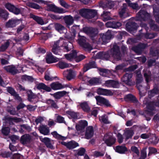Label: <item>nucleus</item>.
I'll use <instances>...</instances> for the list:
<instances>
[{"mask_svg": "<svg viewBox=\"0 0 159 159\" xmlns=\"http://www.w3.org/2000/svg\"><path fill=\"white\" fill-rule=\"evenodd\" d=\"M89 69V62L86 66H84L83 68V70L80 71L78 75V78L83 81H87L89 84V77L86 75H84L85 72Z\"/></svg>", "mask_w": 159, "mask_h": 159, "instance_id": "4", "label": "nucleus"}, {"mask_svg": "<svg viewBox=\"0 0 159 159\" xmlns=\"http://www.w3.org/2000/svg\"><path fill=\"white\" fill-rule=\"evenodd\" d=\"M46 60L47 63L48 64L55 63L59 61V59L54 57L51 52L48 53Z\"/></svg>", "mask_w": 159, "mask_h": 159, "instance_id": "10", "label": "nucleus"}, {"mask_svg": "<svg viewBox=\"0 0 159 159\" xmlns=\"http://www.w3.org/2000/svg\"><path fill=\"white\" fill-rule=\"evenodd\" d=\"M17 21L16 20L14 19H11L9 20L6 24V26L7 28L13 27L16 25Z\"/></svg>", "mask_w": 159, "mask_h": 159, "instance_id": "37", "label": "nucleus"}, {"mask_svg": "<svg viewBox=\"0 0 159 159\" xmlns=\"http://www.w3.org/2000/svg\"><path fill=\"white\" fill-rule=\"evenodd\" d=\"M66 93L67 92L66 91H63L55 93L52 95L55 98L58 99L66 95Z\"/></svg>", "mask_w": 159, "mask_h": 159, "instance_id": "31", "label": "nucleus"}, {"mask_svg": "<svg viewBox=\"0 0 159 159\" xmlns=\"http://www.w3.org/2000/svg\"><path fill=\"white\" fill-rule=\"evenodd\" d=\"M95 98L98 104H103L107 107H110L111 106L109 101L102 97L100 96H96Z\"/></svg>", "mask_w": 159, "mask_h": 159, "instance_id": "11", "label": "nucleus"}, {"mask_svg": "<svg viewBox=\"0 0 159 159\" xmlns=\"http://www.w3.org/2000/svg\"><path fill=\"white\" fill-rule=\"evenodd\" d=\"M72 46V44L71 43L69 42L68 41H63L62 47L64 51L68 52L70 51L71 47Z\"/></svg>", "mask_w": 159, "mask_h": 159, "instance_id": "25", "label": "nucleus"}, {"mask_svg": "<svg viewBox=\"0 0 159 159\" xmlns=\"http://www.w3.org/2000/svg\"><path fill=\"white\" fill-rule=\"evenodd\" d=\"M110 14L109 12L104 11L102 15V16L103 18V20L106 21L108 20H110L111 19L109 15Z\"/></svg>", "mask_w": 159, "mask_h": 159, "instance_id": "45", "label": "nucleus"}, {"mask_svg": "<svg viewBox=\"0 0 159 159\" xmlns=\"http://www.w3.org/2000/svg\"><path fill=\"white\" fill-rule=\"evenodd\" d=\"M5 7L9 11L15 15H18L22 13L21 8L18 6H16L8 2L5 5Z\"/></svg>", "mask_w": 159, "mask_h": 159, "instance_id": "3", "label": "nucleus"}, {"mask_svg": "<svg viewBox=\"0 0 159 159\" xmlns=\"http://www.w3.org/2000/svg\"><path fill=\"white\" fill-rule=\"evenodd\" d=\"M39 130L40 133L44 135H48L49 133V129L46 125H40L39 128Z\"/></svg>", "mask_w": 159, "mask_h": 159, "instance_id": "18", "label": "nucleus"}, {"mask_svg": "<svg viewBox=\"0 0 159 159\" xmlns=\"http://www.w3.org/2000/svg\"><path fill=\"white\" fill-rule=\"evenodd\" d=\"M46 102L47 104L50 105L52 107L55 109H57L58 108L55 102L53 100L51 99H49L46 100Z\"/></svg>", "mask_w": 159, "mask_h": 159, "instance_id": "40", "label": "nucleus"}, {"mask_svg": "<svg viewBox=\"0 0 159 159\" xmlns=\"http://www.w3.org/2000/svg\"><path fill=\"white\" fill-rule=\"evenodd\" d=\"M65 10L62 8L57 7L55 12L58 13H63L65 12Z\"/></svg>", "mask_w": 159, "mask_h": 159, "instance_id": "62", "label": "nucleus"}, {"mask_svg": "<svg viewBox=\"0 0 159 159\" xmlns=\"http://www.w3.org/2000/svg\"><path fill=\"white\" fill-rule=\"evenodd\" d=\"M158 91L157 89H154L153 90L150 91L148 92V93L150 97H151L154 96L157 93Z\"/></svg>", "mask_w": 159, "mask_h": 159, "instance_id": "61", "label": "nucleus"}, {"mask_svg": "<svg viewBox=\"0 0 159 159\" xmlns=\"http://www.w3.org/2000/svg\"><path fill=\"white\" fill-rule=\"evenodd\" d=\"M107 27L116 29L120 27L121 24L119 22L109 21L106 24Z\"/></svg>", "mask_w": 159, "mask_h": 159, "instance_id": "23", "label": "nucleus"}, {"mask_svg": "<svg viewBox=\"0 0 159 159\" xmlns=\"http://www.w3.org/2000/svg\"><path fill=\"white\" fill-rule=\"evenodd\" d=\"M7 89V92L10 93L11 96L14 97L16 99L18 100L20 98V97L19 96V94L16 92L13 88L11 87H8Z\"/></svg>", "mask_w": 159, "mask_h": 159, "instance_id": "24", "label": "nucleus"}, {"mask_svg": "<svg viewBox=\"0 0 159 159\" xmlns=\"http://www.w3.org/2000/svg\"><path fill=\"white\" fill-rule=\"evenodd\" d=\"M80 32H84L88 35L89 34V27L85 26L83 27L82 29L80 30Z\"/></svg>", "mask_w": 159, "mask_h": 159, "instance_id": "57", "label": "nucleus"}, {"mask_svg": "<svg viewBox=\"0 0 159 159\" xmlns=\"http://www.w3.org/2000/svg\"><path fill=\"white\" fill-rule=\"evenodd\" d=\"M86 152L85 149L83 148H81L78 150L77 154L78 156L84 155Z\"/></svg>", "mask_w": 159, "mask_h": 159, "instance_id": "56", "label": "nucleus"}, {"mask_svg": "<svg viewBox=\"0 0 159 159\" xmlns=\"http://www.w3.org/2000/svg\"><path fill=\"white\" fill-rule=\"evenodd\" d=\"M112 52H113V57L117 60H119L120 57L119 47L116 46H114L112 50Z\"/></svg>", "mask_w": 159, "mask_h": 159, "instance_id": "15", "label": "nucleus"}, {"mask_svg": "<svg viewBox=\"0 0 159 159\" xmlns=\"http://www.w3.org/2000/svg\"><path fill=\"white\" fill-rule=\"evenodd\" d=\"M30 17L32 18L39 24L43 25L44 24V21L42 17L36 16L33 14H31Z\"/></svg>", "mask_w": 159, "mask_h": 159, "instance_id": "21", "label": "nucleus"}, {"mask_svg": "<svg viewBox=\"0 0 159 159\" xmlns=\"http://www.w3.org/2000/svg\"><path fill=\"white\" fill-rule=\"evenodd\" d=\"M56 121L59 123L66 124V122L64 118L60 115H58L56 117Z\"/></svg>", "mask_w": 159, "mask_h": 159, "instance_id": "49", "label": "nucleus"}, {"mask_svg": "<svg viewBox=\"0 0 159 159\" xmlns=\"http://www.w3.org/2000/svg\"><path fill=\"white\" fill-rule=\"evenodd\" d=\"M67 114L73 120H76L78 119V114L79 113L71 111H68L66 112Z\"/></svg>", "mask_w": 159, "mask_h": 159, "instance_id": "41", "label": "nucleus"}, {"mask_svg": "<svg viewBox=\"0 0 159 159\" xmlns=\"http://www.w3.org/2000/svg\"><path fill=\"white\" fill-rule=\"evenodd\" d=\"M103 140L107 145L108 146H111L112 145L115 141V139L111 135H109L108 134H106L105 135Z\"/></svg>", "mask_w": 159, "mask_h": 159, "instance_id": "12", "label": "nucleus"}, {"mask_svg": "<svg viewBox=\"0 0 159 159\" xmlns=\"http://www.w3.org/2000/svg\"><path fill=\"white\" fill-rule=\"evenodd\" d=\"M80 106L84 111L89 112V107L87 102L80 103Z\"/></svg>", "mask_w": 159, "mask_h": 159, "instance_id": "32", "label": "nucleus"}, {"mask_svg": "<svg viewBox=\"0 0 159 159\" xmlns=\"http://www.w3.org/2000/svg\"><path fill=\"white\" fill-rule=\"evenodd\" d=\"M9 13L6 10L0 8V17L6 20L9 17Z\"/></svg>", "mask_w": 159, "mask_h": 159, "instance_id": "29", "label": "nucleus"}, {"mask_svg": "<svg viewBox=\"0 0 159 159\" xmlns=\"http://www.w3.org/2000/svg\"><path fill=\"white\" fill-rule=\"evenodd\" d=\"M134 133L133 131L131 129L127 130L125 133V135L127 139L131 138L133 135Z\"/></svg>", "mask_w": 159, "mask_h": 159, "instance_id": "46", "label": "nucleus"}, {"mask_svg": "<svg viewBox=\"0 0 159 159\" xmlns=\"http://www.w3.org/2000/svg\"><path fill=\"white\" fill-rule=\"evenodd\" d=\"M32 141V136L29 134H25L22 135L20 138V142L23 145L30 144Z\"/></svg>", "mask_w": 159, "mask_h": 159, "instance_id": "7", "label": "nucleus"}, {"mask_svg": "<svg viewBox=\"0 0 159 159\" xmlns=\"http://www.w3.org/2000/svg\"><path fill=\"white\" fill-rule=\"evenodd\" d=\"M36 88L39 90L43 89L46 92H49L51 91V88L42 83H40L36 84Z\"/></svg>", "mask_w": 159, "mask_h": 159, "instance_id": "16", "label": "nucleus"}, {"mask_svg": "<svg viewBox=\"0 0 159 159\" xmlns=\"http://www.w3.org/2000/svg\"><path fill=\"white\" fill-rule=\"evenodd\" d=\"M109 71L106 69H101L100 70V74L104 76H107V73Z\"/></svg>", "mask_w": 159, "mask_h": 159, "instance_id": "60", "label": "nucleus"}, {"mask_svg": "<svg viewBox=\"0 0 159 159\" xmlns=\"http://www.w3.org/2000/svg\"><path fill=\"white\" fill-rule=\"evenodd\" d=\"M138 18L137 20H141V19L145 20V19L144 18L147 17H149L150 15L149 14L146 12L144 11H140L138 14Z\"/></svg>", "mask_w": 159, "mask_h": 159, "instance_id": "26", "label": "nucleus"}, {"mask_svg": "<svg viewBox=\"0 0 159 159\" xmlns=\"http://www.w3.org/2000/svg\"><path fill=\"white\" fill-rule=\"evenodd\" d=\"M127 5L126 4H123L121 9L119 11V14L121 18H125L128 16V12L127 11Z\"/></svg>", "mask_w": 159, "mask_h": 159, "instance_id": "13", "label": "nucleus"}, {"mask_svg": "<svg viewBox=\"0 0 159 159\" xmlns=\"http://www.w3.org/2000/svg\"><path fill=\"white\" fill-rule=\"evenodd\" d=\"M111 38V36L109 35L108 32L105 34H103L102 37V39L104 43H107Z\"/></svg>", "mask_w": 159, "mask_h": 159, "instance_id": "44", "label": "nucleus"}, {"mask_svg": "<svg viewBox=\"0 0 159 159\" xmlns=\"http://www.w3.org/2000/svg\"><path fill=\"white\" fill-rule=\"evenodd\" d=\"M80 29L79 25H73L71 27L70 30L72 35L74 37L75 36L77 32H80Z\"/></svg>", "mask_w": 159, "mask_h": 159, "instance_id": "34", "label": "nucleus"}, {"mask_svg": "<svg viewBox=\"0 0 159 159\" xmlns=\"http://www.w3.org/2000/svg\"><path fill=\"white\" fill-rule=\"evenodd\" d=\"M1 133L4 135H8L10 132V128L8 127H4L1 129Z\"/></svg>", "mask_w": 159, "mask_h": 159, "instance_id": "43", "label": "nucleus"}, {"mask_svg": "<svg viewBox=\"0 0 159 159\" xmlns=\"http://www.w3.org/2000/svg\"><path fill=\"white\" fill-rule=\"evenodd\" d=\"M54 27L55 30L60 33H63V31L66 30V28L64 26L58 23L55 24Z\"/></svg>", "mask_w": 159, "mask_h": 159, "instance_id": "30", "label": "nucleus"}, {"mask_svg": "<svg viewBox=\"0 0 159 159\" xmlns=\"http://www.w3.org/2000/svg\"><path fill=\"white\" fill-rule=\"evenodd\" d=\"M97 93L98 94L106 96L110 95L112 94V92L110 90L101 88L98 89Z\"/></svg>", "mask_w": 159, "mask_h": 159, "instance_id": "20", "label": "nucleus"}, {"mask_svg": "<svg viewBox=\"0 0 159 159\" xmlns=\"http://www.w3.org/2000/svg\"><path fill=\"white\" fill-rule=\"evenodd\" d=\"M92 18H94V20L98 18L97 12L95 10L90 9V19Z\"/></svg>", "mask_w": 159, "mask_h": 159, "instance_id": "48", "label": "nucleus"}, {"mask_svg": "<svg viewBox=\"0 0 159 159\" xmlns=\"http://www.w3.org/2000/svg\"><path fill=\"white\" fill-rule=\"evenodd\" d=\"M29 6L31 8L36 9H39L42 8L39 5L34 2L30 3Z\"/></svg>", "mask_w": 159, "mask_h": 159, "instance_id": "53", "label": "nucleus"}, {"mask_svg": "<svg viewBox=\"0 0 159 159\" xmlns=\"http://www.w3.org/2000/svg\"><path fill=\"white\" fill-rule=\"evenodd\" d=\"M50 86L51 89L55 90L60 89L63 88L61 84L57 82H53L50 84Z\"/></svg>", "mask_w": 159, "mask_h": 159, "instance_id": "28", "label": "nucleus"}, {"mask_svg": "<svg viewBox=\"0 0 159 159\" xmlns=\"http://www.w3.org/2000/svg\"><path fill=\"white\" fill-rule=\"evenodd\" d=\"M27 99L30 102H31L32 99H34L36 97V95L33 93L31 90H28L27 91Z\"/></svg>", "mask_w": 159, "mask_h": 159, "instance_id": "38", "label": "nucleus"}, {"mask_svg": "<svg viewBox=\"0 0 159 159\" xmlns=\"http://www.w3.org/2000/svg\"><path fill=\"white\" fill-rule=\"evenodd\" d=\"M22 78L23 80L29 81L31 82H32L34 81V79L32 76L26 75H23Z\"/></svg>", "mask_w": 159, "mask_h": 159, "instance_id": "54", "label": "nucleus"}, {"mask_svg": "<svg viewBox=\"0 0 159 159\" xmlns=\"http://www.w3.org/2000/svg\"><path fill=\"white\" fill-rule=\"evenodd\" d=\"M3 68L7 72L13 75L16 74L18 71L16 66L13 65L5 66L3 67Z\"/></svg>", "mask_w": 159, "mask_h": 159, "instance_id": "9", "label": "nucleus"}, {"mask_svg": "<svg viewBox=\"0 0 159 159\" xmlns=\"http://www.w3.org/2000/svg\"><path fill=\"white\" fill-rule=\"evenodd\" d=\"M104 152H101L95 151L93 152V156L96 157L103 156L105 154Z\"/></svg>", "mask_w": 159, "mask_h": 159, "instance_id": "50", "label": "nucleus"}, {"mask_svg": "<svg viewBox=\"0 0 159 159\" xmlns=\"http://www.w3.org/2000/svg\"><path fill=\"white\" fill-rule=\"evenodd\" d=\"M42 142L44 143L46 147L51 149H54V147L51 142L50 139L47 137H45L40 139Z\"/></svg>", "mask_w": 159, "mask_h": 159, "instance_id": "19", "label": "nucleus"}, {"mask_svg": "<svg viewBox=\"0 0 159 159\" xmlns=\"http://www.w3.org/2000/svg\"><path fill=\"white\" fill-rule=\"evenodd\" d=\"M4 120L7 122L9 123L10 125H13L14 123L13 121L17 122L19 121V118L17 117H12L8 116H6L4 117Z\"/></svg>", "mask_w": 159, "mask_h": 159, "instance_id": "22", "label": "nucleus"}, {"mask_svg": "<svg viewBox=\"0 0 159 159\" xmlns=\"http://www.w3.org/2000/svg\"><path fill=\"white\" fill-rule=\"evenodd\" d=\"M78 43L82 48L85 50L89 51V43L88 39L84 36L81 35L79 33Z\"/></svg>", "mask_w": 159, "mask_h": 159, "instance_id": "1", "label": "nucleus"}, {"mask_svg": "<svg viewBox=\"0 0 159 159\" xmlns=\"http://www.w3.org/2000/svg\"><path fill=\"white\" fill-rule=\"evenodd\" d=\"M79 14L82 17L87 19L89 21V9L83 8L80 9Z\"/></svg>", "mask_w": 159, "mask_h": 159, "instance_id": "14", "label": "nucleus"}, {"mask_svg": "<svg viewBox=\"0 0 159 159\" xmlns=\"http://www.w3.org/2000/svg\"><path fill=\"white\" fill-rule=\"evenodd\" d=\"M80 29L79 25H73L71 27L70 30L72 35L74 37L75 36L77 32H80Z\"/></svg>", "mask_w": 159, "mask_h": 159, "instance_id": "33", "label": "nucleus"}, {"mask_svg": "<svg viewBox=\"0 0 159 159\" xmlns=\"http://www.w3.org/2000/svg\"><path fill=\"white\" fill-rule=\"evenodd\" d=\"M97 33L98 30L96 29L90 28V37L95 36Z\"/></svg>", "mask_w": 159, "mask_h": 159, "instance_id": "58", "label": "nucleus"}, {"mask_svg": "<svg viewBox=\"0 0 159 159\" xmlns=\"http://www.w3.org/2000/svg\"><path fill=\"white\" fill-rule=\"evenodd\" d=\"M57 7L52 4H48L47 5V8L48 11L55 12Z\"/></svg>", "mask_w": 159, "mask_h": 159, "instance_id": "55", "label": "nucleus"}, {"mask_svg": "<svg viewBox=\"0 0 159 159\" xmlns=\"http://www.w3.org/2000/svg\"><path fill=\"white\" fill-rule=\"evenodd\" d=\"M60 143L64 145L69 150H72L79 146V144L77 142L72 140L67 142L62 141L60 142Z\"/></svg>", "mask_w": 159, "mask_h": 159, "instance_id": "5", "label": "nucleus"}, {"mask_svg": "<svg viewBox=\"0 0 159 159\" xmlns=\"http://www.w3.org/2000/svg\"><path fill=\"white\" fill-rule=\"evenodd\" d=\"M132 75L131 73H126L121 78L122 81L125 84L129 85H132L134 84V83L132 81Z\"/></svg>", "mask_w": 159, "mask_h": 159, "instance_id": "8", "label": "nucleus"}, {"mask_svg": "<svg viewBox=\"0 0 159 159\" xmlns=\"http://www.w3.org/2000/svg\"><path fill=\"white\" fill-rule=\"evenodd\" d=\"M72 52L71 53L65 55V57L67 60H71L75 59L76 62H79L85 58V57L82 54L77 56V52L76 50H73Z\"/></svg>", "mask_w": 159, "mask_h": 159, "instance_id": "2", "label": "nucleus"}, {"mask_svg": "<svg viewBox=\"0 0 159 159\" xmlns=\"http://www.w3.org/2000/svg\"><path fill=\"white\" fill-rule=\"evenodd\" d=\"M67 73L66 76V79L68 81H70L74 79L75 78L76 75L75 71L72 69H70L69 70H67Z\"/></svg>", "mask_w": 159, "mask_h": 159, "instance_id": "27", "label": "nucleus"}, {"mask_svg": "<svg viewBox=\"0 0 159 159\" xmlns=\"http://www.w3.org/2000/svg\"><path fill=\"white\" fill-rule=\"evenodd\" d=\"M136 80L137 84H139L142 81L143 78L142 75L140 73H139L137 74Z\"/></svg>", "mask_w": 159, "mask_h": 159, "instance_id": "63", "label": "nucleus"}, {"mask_svg": "<svg viewBox=\"0 0 159 159\" xmlns=\"http://www.w3.org/2000/svg\"><path fill=\"white\" fill-rule=\"evenodd\" d=\"M99 82V80L97 78H93L90 80V84L94 85Z\"/></svg>", "mask_w": 159, "mask_h": 159, "instance_id": "59", "label": "nucleus"}, {"mask_svg": "<svg viewBox=\"0 0 159 159\" xmlns=\"http://www.w3.org/2000/svg\"><path fill=\"white\" fill-rule=\"evenodd\" d=\"M147 153L146 150H143L141 152V157L140 159H144L146 157Z\"/></svg>", "mask_w": 159, "mask_h": 159, "instance_id": "64", "label": "nucleus"}, {"mask_svg": "<svg viewBox=\"0 0 159 159\" xmlns=\"http://www.w3.org/2000/svg\"><path fill=\"white\" fill-rule=\"evenodd\" d=\"M115 151L119 153H123L127 151V149L124 146H117L115 148Z\"/></svg>", "mask_w": 159, "mask_h": 159, "instance_id": "42", "label": "nucleus"}, {"mask_svg": "<svg viewBox=\"0 0 159 159\" xmlns=\"http://www.w3.org/2000/svg\"><path fill=\"white\" fill-rule=\"evenodd\" d=\"M9 45L10 43L8 41L6 42L4 44L2 45L0 47V52L5 51L8 48Z\"/></svg>", "mask_w": 159, "mask_h": 159, "instance_id": "47", "label": "nucleus"}, {"mask_svg": "<svg viewBox=\"0 0 159 159\" xmlns=\"http://www.w3.org/2000/svg\"><path fill=\"white\" fill-rule=\"evenodd\" d=\"M51 134L54 137L58 140L63 141L65 140L66 139V137L62 136L61 135L58 134L56 131L52 132Z\"/></svg>", "mask_w": 159, "mask_h": 159, "instance_id": "36", "label": "nucleus"}, {"mask_svg": "<svg viewBox=\"0 0 159 159\" xmlns=\"http://www.w3.org/2000/svg\"><path fill=\"white\" fill-rule=\"evenodd\" d=\"M70 65V64L67 63L65 62L60 61L57 64V66L61 69H64L69 67Z\"/></svg>", "mask_w": 159, "mask_h": 159, "instance_id": "39", "label": "nucleus"}, {"mask_svg": "<svg viewBox=\"0 0 159 159\" xmlns=\"http://www.w3.org/2000/svg\"><path fill=\"white\" fill-rule=\"evenodd\" d=\"M80 29L79 25H73L71 27L70 30L72 35L74 37L75 36L77 32H80Z\"/></svg>", "mask_w": 159, "mask_h": 159, "instance_id": "35", "label": "nucleus"}, {"mask_svg": "<svg viewBox=\"0 0 159 159\" xmlns=\"http://www.w3.org/2000/svg\"><path fill=\"white\" fill-rule=\"evenodd\" d=\"M63 19L67 27L71 25L74 23V19L70 15L66 16Z\"/></svg>", "mask_w": 159, "mask_h": 159, "instance_id": "17", "label": "nucleus"}, {"mask_svg": "<svg viewBox=\"0 0 159 159\" xmlns=\"http://www.w3.org/2000/svg\"><path fill=\"white\" fill-rule=\"evenodd\" d=\"M88 125V122L86 120H81L76 125L75 128L77 131H80L81 132H84Z\"/></svg>", "mask_w": 159, "mask_h": 159, "instance_id": "6", "label": "nucleus"}, {"mask_svg": "<svg viewBox=\"0 0 159 159\" xmlns=\"http://www.w3.org/2000/svg\"><path fill=\"white\" fill-rule=\"evenodd\" d=\"M99 120L101 122H102L106 124L109 123V122L108 120V118L106 115H103L99 117Z\"/></svg>", "mask_w": 159, "mask_h": 159, "instance_id": "52", "label": "nucleus"}, {"mask_svg": "<svg viewBox=\"0 0 159 159\" xmlns=\"http://www.w3.org/2000/svg\"><path fill=\"white\" fill-rule=\"evenodd\" d=\"M143 48V47H142L141 45H139L138 46L133 47L132 49L136 53L139 54L142 51V49Z\"/></svg>", "mask_w": 159, "mask_h": 159, "instance_id": "51", "label": "nucleus"}]
</instances>
